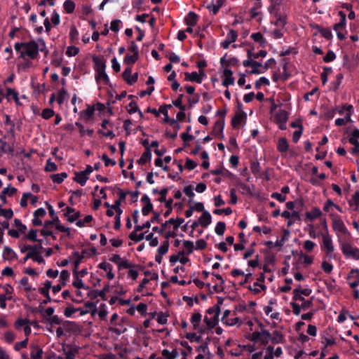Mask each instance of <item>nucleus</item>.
<instances>
[{
    "label": "nucleus",
    "instance_id": "f257e3e1",
    "mask_svg": "<svg viewBox=\"0 0 359 359\" xmlns=\"http://www.w3.org/2000/svg\"><path fill=\"white\" fill-rule=\"evenodd\" d=\"M39 43L32 40L28 42H17L14 44V49L19 54V57L23 60H35L39 56V51H43L45 43L39 39Z\"/></svg>",
    "mask_w": 359,
    "mask_h": 359
},
{
    "label": "nucleus",
    "instance_id": "f03ea898",
    "mask_svg": "<svg viewBox=\"0 0 359 359\" xmlns=\"http://www.w3.org/2000/svg\"><path fill=\"white\" fill-rule=\"evenodd\" d=\"M26 294L29 302L36 301L39 303L38 306L32 307V311L34 313H39L42 320H43L45 319V309L43 304L45 303V300L42 299V297H45V285L39 288L32 287L26 292Z\"/></svg>",
    "mask_w": 359,
    "mask_h": 359
},
{
    "label": "nucleus",
    "instance_id": "7ed1b4c3",
    "mask_svg": "<svg viewBox=\"0 0 359 359\" xmlns=\"http://www.w3.org/2000/svg\"><path fill=\"white\" fill-rule=\"evenodd\" d=\"M44 5L45 0H41L38 6L39 16L34 13H32L29 16V20L32 24L34 31L37 34H40L43 32V26H45V19H43L45 17V8H42Z\"/></svg>",
    "mask_w": 359,
    "mask_h": 359
},
{
    "label": "nucleus",
    "instance_id": "20e7f679",
    "mask_svg": "<svg viewBox=\"0 0 359 359\" xmlns=\"http://www.w3.org/2000/svg\"><path fill=\"white\" fill-rule=\"evenodd\" d=\"M330 217L332 219V226L334 231L336 233L339 241V237L342 239H345L346 237H350L351 233L344 222L341 220L340 216L335 215L334 213H330Z\"/></svg>",
    "mask_w": 359,
    "mask_h": 359
},
{
    "label": "nucleus",
    "instance_id": "39448f33",
    "mask_svg": "<svg viewBox=\"0 0 359 359\" xmlns=\"http://www.w3.org/2000/svg\"><path fill=\"white\" fill-rule=\"evenodd\" d=\"M82 330V326L72 321L65 320L62 326L56 327L55 333L57 337H60L65 333L79 334Z\"/></svg>",
    "mask_w": 359,
    "mask_h": 359
},
{
    "label": "nucleus",
    "instance_id": "423d86ee",
    "mask_svg": "<svg viewBox=\"0 0 359 359\" xmlns=\"http://www.w3.org/2000/svg\"><path fill=\"white\" fill-rule=\"evenodd\" d=\"M341 250L343 255L347 258H353L355 260H359V249L353 248L349 242H346L345 239H342L339 237V241H338Z\"/></svg>",
    "mask_w": 359,
    "mask_h": 359
},
{
    "label": "nucleus",
    "instance_id": "0eeeda50",
    "mask_svg": "<svg viewBox=\"0 0 359 359\" xmlns=\"http://www.w3.org/2000/svg\"><path fill=\"white\" fill-rule=\"evenodd\" d=\"M318 236L322 237V250L325 251L326 255L330 257H332V253L334 251V247L329 232H320Z\"/></svg>",
    "mask_w": 359,
    "mask_h": 359
},
{
    "label": "nucleus",
    "instance_id": "6e6552de",
    "mask_svg": "<svg viewBox=\"0 0 359 359\" xmlns=\"http://www.w3.org/2000/svg\"><path fill=\"white\" fill-rule=\"evenodd\" d=\"M22 325H25V330H24V333L26 336V337H27L29 336V334L31 333V328H30V325H33L34 327H36L37 326V323L35 322V321H30L26 318H18L15 322V328L18 330V331H22Z\"/></svg>",
    "mask_w": 359,
    "mask_h": 359
},
{
    "label": "nucleus",
    "instance_id": "1a4fd4ad",
    "mask_svg": "<svg viewBox=\"0 0 359 359\" xmlns=\"http://www.w3.org/2000/svg\"><path fill=\"white\" fill-rule=\"evenodd\" d=\"M350 287L355 289L359 285V269H352L347 276Z\"/></svg>",
    "mask_w": 359,
    "mask_h": 359
},
{
    "label": "nucleus",
    "instance_id": "9d476101",
    "mask_svg": "<svg viewBox=\"0 0 359 359\" xmlns=\"http://www.w3.org/2000/svg\"><path fill=\"white\" fill-rule=\"evenodd\" d=\"M224 128V120L219 118L213 126L211 135L220 139H224L223 130Z\"/></svg>",
    "mask_w": 359,
    "mask_h": 359
},
{
    "label": "nucleus",
    "instance_id": "9b49d317",
    "mask_svg": "<svg viewBox=\"0 0 359 359\" xmlns=\"http://www.w3.org/2000/svg\"><path fill=\"white\" fill-rule=\"evenodd\" d=\"M59 346L61 347L63 351V354L65 355L64 359H75L76 353L77 351L72 348L71 346H66L65 344H59Z\"/></svg>",
    "mask_w": 359,
    "mask_h": 359
},
{
    "label": "nucleus",
    "instance_id": "f8f14e48",
    "mask_svg": "<svg viewBox=\"0 0 359 359\" xmlns=\"http://www.w3.org/2000/svg\"><path fill=\"white\" fill-rule=\"evenodd\" d=\"M42 249V246H36L35 250H32V252H27L26 255V258H29L36 261L39 263H41L43 262V258L41 254V251Z\"/></svg>",
    "mask_w": 359,
    "mask_h": 359
},
{
    "label": "nucleus",
    "instance_id": "ddd939ff",
    "mask_svg": "<svg viewBox=\"0 0 359 359\" xmlns=\"http://www.w3.org/2000/svg\"><path fill=\"white\" fill-rule=\"evenodd\" d=\"M224 80L222 85L224 86H229L234 83V78L233 77V72L229 68L225 67L223 72Z\"/></svg>",
    "mask_w": 359,
    "mask_h": 359
},
{
    "label": "nucleus",
    "instance_id": "4468645a",
    "mask_svg": "<svg viewBox=\"0 0 359 359\" xmlns=\"http://www.w3.org/2000/svg\"><path fill=\"white\" fill-rule=\"evenodd\" d=\"M126 321V318H121L118 321L114 323V325L117 326V327H109V330L113 333L120 335L123 333H125L127 331L126 327H123V325Z\"/></svg>",
    "mask_w": 359,
    "mask_h": 359
},
{
    "label": "nucleus",
    "instance_id": "2eb2a0df",
    "mask_svg": "<svg viewBox=\"0 0 359 359\" xmlns=\"http://www.w3.org/2000/svg\"><path fill=\"white\" fill-rule=\"evenodd\" d=\"M46 208L48 210L50 216L52 217V221H46V237H48L52 234L51 231L47 229L49 223L58 222L59 218L57 216L55 215L53 206L50 205L48 202H46Z\"/></svg>",
    "mask_w": 359,
    "mask_h": 359
},
{
    "label": "nucleus",
    "instance_id": "dca6fc26",
    "mask_svg": "<svg viewBox=\"0 0 359 359\" xmlns=\"http://www.w3.org/2000/svg\"><path fill=\"white\" fill-rule=\"evenodd\" d=\"M4 128L8 134L14 136L15 124L11 121L10 116L7 114L4 115Z\"/></svg>",
    "mask_w": 359,
    "mask_h": 359
},
{
    "label": "nucleus",
    "instance_id": "f3484780",
    "mask_svg": "<svg viewBox=\"0 0 359 359\" xmlns=\"http://www.w3.org/2000/svg\"><path fill=\"white\" fill-rule=\"evenodd\" d=\"M34 218L32 219V224L34 226L42 225V220L41 218L45 216V209L40 208L34 212Z\"/></svg>",
    "mask_w": 359,
    "mask_h": 359
},
{
    "label": "nucleus",
    "instance_id": "a211bd4d",
    "mask_svg": "<svg viewBox=\"0 0 359 359\" xmlns=\"http://www.w3.org/2000/svg\"><path fill=\"white\" fill-rule=\"evenodd\" d=\"M109 291V286L104 287L102 290H93L88 293V296L91 299H95L98 297H100L103 300H106V293Z\"/></svg>",
    "mask_w": 359,
    "mask_h": 359
},
{
    "label": "nucleus",
    "instance_id": "6ab92c4d",
    "mask_svg": "<svg viewBox=\"0 0 359 359\" xmlns=\"http://www.w3.org/2000/svg\"><path fill=\"white\" fill-rule=\"evenodd\" d=\"M323 215L321 210L318 207L312 208L311 211L306 212L305 214L306 219L313 221Z\"/></svg>",
    "mask_w": 359,
    "mask_h": 359
},
{
    "label": "nucleus",
    "instance_id": "aec40b11",
    "mask_svg": "<svg viewBox=\"0 0 359 359\" xmlns=\"http://www.w3.org/2000/svg\"><path fill=\"white\" fill-rule=\"evenodd\" d=\"M37 234L38 230L32 229L27 233H25L23 239L30 241H37L39 242L38 246H41L42 240L37 238Z\"/></svg>",
    "mask_w": 359,
    "mask_h": 359
},
{
    "label": "nucleus",
    "instance_id": "412c9836",
    "mask_svg": "<svg viewBox=\"0 0 359 359\" xmlns=\"http://www.w3.org/2000/svg\"><path fill=\"white\" fill-rule=\"evenodd\" d=\"M62 323V320L57 316H52L49 318H46V330L52 332L53 325H60Z\"/></svg>",
    "mask_w": 359,
    "mask_h": 359
},
{
    "label": "nucleus",
    "instance_id": "4be33fe9",
    "mask_svg": "<svg viewBox=\"0 0 359 359\" xmlns=\"http://www.w3.org/2000/svg\"><path fill=\"white\" fill-rule=\"evenodd\" d=\"M184 20L187 25L194 27L197 24L198 16L194 11H189Z\"/></svg>",
    "mask_w": 359,
    "mask_h": 359
},
{
    "label": "nucleus",
    "instance_id": "5701e85b",
    "mask_svg": "<svg viewBox=\"0 0 359 359\" xmlns=\"http://www.w3.org/2000/svg\"><path fill=\"white\" fill-rule=\"evenodd\" d=\"M238 59L235 57L226 60L225 56H224L220 59L221 65L226 68H228V67H236L238 65Z\"/></svg>",
    "mask_w": 359,
    "mask_h": 359
},
{
    "label": "nucleus",
    "instance_id": "b1692460",
    "mask_svg": "<svg viewBox=\"0 0 359 359\" xmlns=\"http://www.w3.org/2000/svg\"><path fill=\"white\" fill-rule=\"evenodd\" d=\"M200 222V225H201L203 227H207L209 224H210L212 222V217L211 215L208 211H203L202 215L198 219Z\"/></svg>",
    "mask_w": 359,
    "mask_h": 359
},
{
    "label": "nucleus",
    "instance_id": "393cba45",
    "mask_svg": "<svg viewBox=\"0 0 359 359\" xmlns=\"http://www.w3.org/2000/svg\"><path fill=\"white\" fill-rule=\"evenodd\" d=\"M2 257L6 260H13L16 257L14 250L8 246H5L3 250Z\"/></svg>",
    "mask_w": 359,
    "mask_h": 359
},
{
    "label": "nucleus",
    "instance_id": "a878e982",
    "mask_svg": "<svg viewBox=\"0 0 359 359\" xmlns=\"http://www.w3.org/2000/svg\"><path fill=\"white\" fill-rule=\"evenodd\" d=\"M73 276H74V280L72 283V285L74 287H76L79 289H80V288L88 289V287L85 286V285L83 283V280L81 279V277H79L78 271H76V270L73 271Z\"/></svg>",
    "mask_w": 359,
    "mask_h": 359
},
{
    "label": "nucleus",
    "instance_id": "bb28decb",
    "mask_svg": "<svg viewBox=\"0 0 359 359\" xmlns=\"http://www.w3.org/2000/svg\"><path fill=\"white\" fill-rule=\"evenodd\" d=\"M288 119V113L285 110H279L274 116L276 123L280 122H287Z\"/></svg>",
    "mask_w": 359,
    "mask_h": 359
},
{
    "label": "nucleus",
    "instance_id": "cd10ccee",
    "mask_svg": "<svg viewBox=\"0 0 359 359\" xmlns=\"http://www.w3.org/2000/svg\"><path fill=\"white\" fill-rule=\"evenodd\" d=\"M262 336H264L266 338H270L271 337V334L268 330H262L261 332H254L252 334L250 339L251 341L257 342L261 339Z\"/></svg>",
    "mask_w": 359,
    "mask_h": 359
},
{
    "label": "nucleus",
    "instance_id": "c85d7f7f",
    "mask_svg": "<svg viewBox=\"0 0 359 359\" xmlns=\"http://www.w3.org/2000/svg\"><path fill=\"white\" fill-rule=\"evenodd\" d=\"M246 117V114L245 112L242 113H236L235 116L231 119V126L233 128H237L241 123L243 118Z\"/></svg>",
    "mask_w": 359,
    "mask_h": 359
},
{
    "label": "nucleus",
    "instance_id": "c756f323",
    "mask_svg": "<svg viewBox=\"0 0 359 359\" xmlns=\"http://www.w3.org/2000/svg\"><path fill=\"white\" fill-rule=\"evenodd\" d=\"M289 144L285 137H280L278 140V142L277 144V149L280 153L286 152L288 150Z\"/></svg>",
    "mask_w": 359,
    "mask_h": 359
},
{
    "label": "nucleus",
    "instance_id": "7c9ffc66",
    "mask_svg": "<svg viewBox=\"0 0 359 359\" xmlns=\"http://www.w3.org/2000/svg\"><path fill=\"white\" fill-rule=\"evenodd\" d=\"M151 159V149L145 150L142 154L141 157L137 160V163L140 165H144L147 161H150Z\"/></svg>",
    "mask_w": 359,
    "mask_h": 359
},
{
    "label": "nucleus",
    "instance_id": "2f4dec72",
    "mask_svg": "<svg viewBox=\"0 0 359 359\" xmlns=\"http://www.w3.org/2000/svg\"><path fill=\"white\" fill-rule=\"evenodd\" d=\"M93 61L95 65L94 68L96 73L99 72L100 71L105 70L106 65L105 63L102 61V60H101L97 56H95L93 57Z\"/></svg>",
    "mask_w": 359,
    "mask_h": 359
},
{
    "label": "nucleus",
    "instance_id": "473e14b6",
    "mask_svg": "<svg viewBox=\"0 0 359 359\" xmlns=\"http://www.w3.org/2000/svg\"><path fill=\"white\" fill-rule=\"evenodd\" d=\"M43 354L42 348L39 346H34L32 347L31 353H30V358L31 359H41Z\"/></svg>",
    "mask_w": 359,
    "mask_h": 359
},
{
    "label": "nucleus",
    "instance_id": "72a5a7b5",
    "mask_svg": "<svg viewBox=\"0 0 359 359\" xmlns=\"http://www.w3.org/2000/svg\"><path fill=\"white\" fill-rule=\"evenodd\" d=\"M67 177V174L65 172L57 173V174H52L50 175V178L53 180L54 183L60 184L62 183L65 178Z\"/></svg>",
    "mask_w": 359,
    "mask_h": 359
},
{
    "label": "nucleus",
    "instance_id": "f704fd0d",
    "mask_svg": "<svg viewBox=\"0 0 359 359\" xmlns=\"http://www.w3.org/2000/svg\"><path fill=\"white\" fill-rule=\"evenodd\" d=\"M344 79V75L341 73H339L336 75V79L334 81L332 82L330 89L333 91H337L341 83V81Z\"/></svg>",
    "mask_w": 359,
    "mask_h": 359
},
{
    "label": "nucleus",
    "instance_id": "c9c22d12",
    "mask_svg": "<svg viewBox=\"0 0 359 359\" xmlns=\"http://www.w3.org/2000/svg\"><path fill=\"white\" fill-rule=\"evenodd\" d=\"M75 177L74 178V181L76 182L81 186H84L88 180V177L84 175V172H75Z\"/></svg>",
    "mask_w": 359,
    "mask_h": 359
},
{
    "label": "nucleus",
    "instance_id": "e433bc0d",
    "mask_svg": "<svg viewBox=\"0 0 359 359\" xmlns=\"http://www.w3.org/2000/svg\"><path fill=\"white\" fill-rule=\"evenodd\" d=\"M118 267L119 269H129V270L132 268L143 269L142 266L132 264L128 259L121 260Z\"/></svg>",
    "mask_w": 359,
    "mask_h": 359
},
{
    "label": "nucleus",
    "instance_id": "4c0bfd02",
    "mask_svg": "<svg viewBox=\"0 0 359 359\" xmlns=\"http://www.w3.org/2000/svg\"><path fill=\"white\" fill-rule=\"evenodd\" d=\"M250 37L255 42L259 43L260 46L262 47H264L266 43V39L264 38L263 35L260 32L252 33Z\"/></svg>",
    "mask_w": 359,
    "mask_h": 359
},
{
    "label": "nucleus",
    "instance_id": "58836bf2",
    "mask_svg": "<svg viewBox=\"0 0 359 359\" xmlns=\"http://www.w3.org/2000/svg\"><path fill=\"white\" fill-rule=\"evenodd\" d=\"M204 322L208 327V328H214L219 322V317L213 316L212 318H208V316L204 317Z\"/></svg>",
    "mask_w": 359,
    "mask_h": 359
},
{
    "label": "nucleus",
    "instance_id": "ea45409f",
    "mask_svg": "<svg viewBox=\"0 0 359 359\" xmlns=\"http://www.w3.org/2000/svg\"><path fill=\"white\" fill-rule=\"evenodd\" d=\"M334 203L332 201V199L328 198L326 200V201L325 202V203L323 205V211L328 213L330 215V213H334L333 212V210L334 209Z\"/></svg>",
    "mask_w": 359,
    "mask_h": 359
},
{
    "label": "nucleus",
    "instance_id": "a19ab883",
    "mask_svg": "<svg viewBox=\"0 0 359 359\" xmlns=\"http://www.w3.org/2000/svg\"><path fill=\"white\" fill-rule=\"evenodd\" d=\"M79 39V32L74 25L70 27L69 39L71 43H74L77 42Z\"/></svg>",
    "mask_w": 359,
    "mask_h": 359
},
{
    "label": "nucleus",
    "instance_id": "79ce46f5",
    "mask_svg": "<svg viewBox=\"0 0 359 359\" xmlns=\"http://www.w3.org/2000/svg\"><path fill=\"white\" fill-rule=\"evenodd\" d=\"M162 355L165 359H175L178 356V352L176 349H173L172 351L168 349H163L162 351Z\"/></svg>",
    "mask_w": 359,
    "mask_h": 359
},
{
    "label": "nucleus",
    "instance_id": "37998d69",
    "mask_svg": "<svg viewBox=\"0 0 359 359\" xmlns=\"http://www.w3.org/2000/svg\"><path fill=\"white\" fill-rule=\"evenodd\" d=\"M95 108L93 106L88 105L86 110H83L81 113V116L85 119L88 120L94 114Z\"/></svg>",
    "mask_w": 359,
    "mask_h": 359
},
{
    "label": "nucleus",
    "instance_id": "c03bdc74",
    "mask_svg": "<svg viewBox=\"0 0 359 359\" xmlns=\"http://www.w3.org/2000/svg\"><path fill=\"white\" fill-rule=\"evenodd\" d=\"M139 58V55L137 54H133V55H129V54H127L126 55L125 57H124V63L126 64L127 65H133V64L135 63V62L138 60Z\"/></svg>",
    "mask_w": 359,
    "mask_h": 359
},
{
    "label": "nucleus",
    "instance_id": "a18cd8bd",
    "mask_svg": "<svg viewBox=\"0 0 359 359\" xmlns=\"http://www.w3.org/2000/svg\"><path fill=\"white\" fill-rule=\"evenodd\" d=\"M64 9L67 13H72L75 9V4L72 0H66L63 4Z\"/></svg>",
    "mask_w": 359,
    "mask_h": 359
},
{
    "label": "nucleus",
    "instance_id": "49530a36",
    "mask_svg": "<svg viewBox=\"0 0 359 359\" xmlns=\"http://www.w3.org/2000/svg\"><path fill=\"white\" fill-rule=\"evenodd\" d=\"M95 79L97 81H99L100 80L104 81V83L108 85L109 83V79L105 72V70L100 71L99 72L96 73Z\"/></svg>",
    "mask_w": 359,
    "mask_h": 359
},
{
    "label": "nucleus",
    "instance_id": "de8ad7c7",
    "mask_svg": "<svg viewBox=\"0 0 359 359\" xmlns=\"http://www.w3.org/2000/svg\"><path fill=\"white\" fill-rule=\"evenodd\" d=\"M72 257L74 258H75V260L74 262V270L77 271L79 264H81L82 259L84 258V255H80V253L79 252L74 251L72 253Z\"/></svg>",
    "mask_w": 359,
    "mask_h": 359
},
{
    "label": "nucleus",
    "instance_id": "09e8293b",
    "mask_svg": "<svg viewBox=\"0 0 359 359\" xmlns=\"http://www.w3.org/2000/svg\"><path fill=\"white\" fill-rule=\"evenodd\" d=\"M201 314L200 313H194L192 314L191 318L190 319V321L191 324L193 325L194 329L196 330L198 324L201 320Z\"/></svg>",
    "mask_w": 359,
    "mask_h": 359
},
{
    "label": "nucleus",
    "instance_id": "8fccbe9b",
    "mask_svg": "<svg viewBox=\"0 0 359 359\" xmlns=\"http://www.w3.org/2000/svg\"><path fill=\"white\" fill-rule=\"evenodd\" d=\"M18 95V93L15 89L11 88H6V98L8 102L11 101L14 98H17Z\"/></svg>",
    "mask_w": 359,
    "mask_h": 359
},
{
    "label": "nucleus",
    "instance_id": "3c124183",
    "mask_svg": "<svg viewBox=\"0 0 359 359\" xmlns=\"http://www.w3.org/2000/svg\"><path fill=\"white\" fill-rule=\"evenodd\" d=\"M276 18V20L275 22V25L278 27H285L286 25V15L284 14H278V16H275Z\"/></svg>",
    "mask_w": 359,
    "mask_h": 359
},
{
    "label": "nucleus",
    "instance_id": "603ef678",
    "mask_svg": "<svg viewBox=\"0 0 359 359\" xmlns=\"http://www.w3.org/2000/svg\"><path fill=\"white\" fill-rule=\"evenodd\" d=\"M137 231H135V229L131 232L129 235V238L134 241V242H140L142 240L144 239V233H140V234H137Z\"/></svg>",
    "mask_w": 359,
    "mask_h": 359
},
{
    "label": "nucleus",
    "instance_id": "864d4df0",
    "mask_svg": "<svg viewBox=\"0 0 359 359\" xmlns=\"http://www.w3.org/2000/svg\"><path fill=\"white\" fill-rule=\"evenodd\" d=\"M323 343L325 344V348H327V346H332L335 344V339L332 336L328 335L327 333H325L323 337Z\"/></svg>",
    "mask_w": 359,
    "mask_h": 359
},
{
    "label": "nucleus",
    "instance_id": "5fc2aeb1",
    "mask_svg": "<svg viewBox=\"0 0 359 359\" xmlns=\"http://www.w3.org/2000/svg\"><path fill=\"white\" fill-rule=\"evenodd\" d=\"M226 229V224L224 222H218L215 228V233L219 236H222Z\"/></svg>",
    "mask_w": 359,
    "mask_h": 359
},
{
    "label": "nucleus",
    "instance_id": "6e6d98bb",
    "mask_svg": "<svg viewBox=\"0 0 359 359\" xmlns=\"http://www.w3.org/2000/svg\"><path fill=\"white\" fill-rule=\"evenodd\" d=\"M248 290L252 291L255 294H257L260 292V289L264 290L266 289V286L263 284H259L257 282L253 283V285H249Z\"/></svg>",
    "mask_w": 359,
    "mask_h": 359
},
{
    "label": "nucleus",
    "instance_id": "4d7b16f0",
    "mask_svg": "<svg viewBox=\"0 0 359 359\" xmlns=\"http://www.w3.org/2000/svg\"><path fill=\"white\" fill-rule=\"evenodd\" d=\"M14 225L17 228V230L19 231L21 234H25L27 230V226L23 224L20 219H14Z\"/></svg>",
    "mask_w": 359,
    "mask_h": 359
},
{
    "label": "nucleus",
    "instance_id": "13d9d810",
    "mask_svg": "<svg viewBox=\"0 0 359 359\" xmlns=\"http://www.w3.org/2000/svg\"><path fill=\"white\" fill-rule=\"evenodd\" d=\"M15 338V334L13 331H6L4 333V339L6 342L8 344H11L12 342H13Z\"/></svg>",
    "mask_w": 359,
    "mask_h": 359
},
{
    "label": "nucleus",
    "instance_id": "bf43d9fd",
    "mask_svg": "<svg viewBox=\"0 0 359 359\" xmlns=\"http://www.w3.org/2000/svg\"><path fill=\"white\" fill-rule=\"evenodd\" d=\"M348 142L354 146L352 149L351 153L353 155L359 154V141L353 138H348Z\"/></svg>",
    "mask_w": 359,
    "mask_h": 359
},
{
    "label": "nucleus",
    "instance_id": "052dcab7",
    "mask_svg": "<svg viewBox=\"0 0 359 359\" xmlns=\"http://www.w3.org/2000/svg\"><path fill=\"white\" fill-rule=\"evenodd\" d=\"M250 170H251V172L255 175H259L260 172H261V168H260L259 163L258 161H252L250 163Z\"/></svg>",
    "mask_w": 359,
    "mask_h": 359
},
{
    "label": "nucleus",
    "instance_id": "680f3d73",
    "mask_svg": "<svg viewBox=\"0 0 359 359\" xmlns=\"http://www.w3.org/2000/svg\"><path fill=\"white\" fill-rule=\"evenodd\" d=\"M283 336L282 333L278 330H275L272 334V342L274 344H278L282 342Z\"/></svg>",
    "mask_w": 359,
    "mask_h": 359
},
{
    "label": "nucleus",
    "instance_id": "e2e57ef3",
    "mask_svg": "<svg viewBox=\"0 0 359 359\" xmlns=\"http://www.w3.org/2000/svg\"><path fill=\"white\" fill-rule=\"evenodd\" d=\"M252 69L250 72L252 74H259L262 73L261 70L259 69V67H262V65L261 62L252 60Z\"/></svg>",
    "mask_w": 359,
    "mask_h": 359
},
{
    "label": "nucleus",
    "instance_id": "0e129e2a",
    "mask_svg": "<svg viewBox=\"0 0 359 359\" xmlns=\"http://www.w3.org/2000/svg\"><path fill=\"white\" fill-rule=\"evenodd\" d=\"M79 48L74 46H68L67 48V50H66V55L68 57L76 56V55L79 54Z\"/></svg>",
    "mask_w": 359,
    "mask_h": 359
},
{
    "label": "nucleus",
    "instance_id": "69168bd1",
    "mask_svg": "<svg viewBox=\"0 0 359 359\" xmlns=\"http://www.w3.org/2000/svg\"><path fill=\"white\" fill-rule=\"evenodd\" d=\"M304 203L302 200L294 202V201H289L286 203V208L289 210H293L294 208H301L303 206Z\"/></svg>",
    "mask_w": 359,
    "mask_h": 359
},
{
    "label": "nucleus",
    "instance_id": "338daca9",
    "mask_svg": "<svg viewBox=\"0 0 359 359\" xmlns=\"http://www.w3.org/2000/svg\"><path fill=\"white\" fill-rule=\"evenodd\" d=\"M50 21H51V24L54 27L57 26L60 22V15L55 10L53 11V12L51 15Z\"/></svg>",
    "mask_w": 359,
    "mask_h": 359
},
{
    "label": "nucleus",
    "instance_id": "774afa93",
    "mask_svg": "<svg viewBox=\"0 0 359 359\" xmlns=\"http://www.w3.org/2000/svg\"><path fill=\"white\" fill-rule=\"evenodd\" d=\"M183 246L187 250V255L192 253L194 250V243L191 241H184Z\"/></svg>",
    "mask_w": 359,
    "mask_h": 359
}]
</instances>
